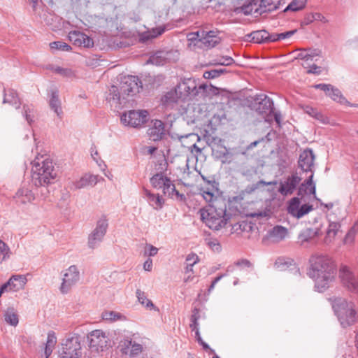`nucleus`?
Wrapping results in <instances>:
<instances>
[{"instance_id": "7", "label": "nucleus", "mask_w": 358, "mask_h": 358, "mask_svg": "<svg viewBox=\"0 0 358 358\" xmlns=\"http://www.w3.org/2000/svg\"><path fill=\"white\" fill-rule=\"evenodd\" d=\"M62 353L59 358H80L81 346L78 337L66 338L62 343Z\"/></svg>"}, {"instance_id": "22", "label": "nucleus", "mask_w": 358, "mask_h": 358, "mask_svg": "<svg viewBox=\"0 0 358 358\" xmlns=\"http://www.w3.org/2000/svg\"><path fill=\"white\" fill-rule=\"evenodd\" d=\"M200 194L203 199L210 203L212 207L213 205H216L217 207L220 204V201L217 200V196L215 194L214 187L212 185L211 187H201L200 189Z\"/></svg>"}, {"instance_id": "31", "label": "nucleus", "mask_w": 358, "mask_h": 358, "mask_svg": "<svg viewBox=\"0 0 358 358\" xmlns=\"http://www.w3.org/2000/svg\"><path fill=\"white\" fill-rule=\"evenodd\" d=\"M287 235V230L282 226H276L270 232V237L273 241L279 242Z\"/></svg>"}, {"instance_id": "43", "label": "nucleus", "mask_w": 358, "mask_h": 358, "mask_svg": "<svg viewBox=\"0 0 358 358\" xmlns=\"http://www.w3.org/2000/svg\"><path fill=\"white\" fill-rule=\"evenodd\" d=\"M51 69L55 73L59 74L64 77L70 78L74 76V73L71 69L56 66L52 67Z\"/></svg>"}, {"instance_id": "20", "label": "nucleus", "mask_w": 358, "mask_h": 358, "mask_svg": "<svg viewBox=\"0 0 358 358\" xmlns=\"http://www.w3.org/2000/svg\"><path fill=\"white\" fill-rule=\"evenodd\" d=\"M322 231L320 229H310L308 228L302 231L298 237L299 242L301 245L305 243L311 242L315 238L322 235Z\"/></svg>"}, {"instance_id": "55", "label": "nucleus", "mask_w": 358, "mask_h": 358, "mask_svg": "<svg viewBox=\"0 0 358 358\" xmlns=\"http://www.w3.org/2000/svg\"><path fill=\"white\" fill-rule=\"evenodd\" d=\"M236 154L233 153L227 149H225V151L222 153V157L224 158V160L222 161L223 163H227L231 164L236 159Z\"/></svg>"}, {"instance_id": "33", "label": "nucleus", "mask_w": 358, "mask_h": 358, "mask_svg": "<svg viewBox=\"0 0 358 358\" xmlns=\"http://www.w3.org/2000/svg\"><path fill=\"white\" fill-rule=\"evenodd\" d=\"M178 99H181V97L177 90V87H176L174 90L168 92L165 95H164L162 98V101L165 106H169L177 102Z\"/></svg>"}, {"instance_id": "21", "label": "nucleus", "mask_w": 358, "mask_h": 358, "mask_svg": "<svg viewBox=\"0 0 358 358\" xmlns=\"http://www.w3.org/2000/svg\"><path fill=\"white\" fill-rule=\"evenodd\" d=\"M15 198L17 202L26 204L34 201L35 195L28 187H23L16 192Z\"/></svg>"}, {"instance_id": "19", "label": "nucleus", "mask_w": 358, "mask_h": 358, "mask_svg": "<svg viewBox=\"0 0 358 358\" xmlns=\"http://www.w3.org/2000/svg\"><path fill=\"white\" fill-rule=\"evenodd\" d=\"M313 173H312L308 178L301 184L298 190V195L303 197L304 195H313L315 198V185L313 182Z\"/></svg>"}, {"instance_id": "48", "label": "nucleus", "mask_w": 358, "mask_h": 358, "mask_svg": "<svg viewBox=\"0 0 358 358\" xmlns=\"http://www.w3.org/2000/svg\"><path fill=\"white\" fill-rule=\"evenodd\" d=\"M206 244L213 251L220 252L221 245L217 238H208L205 239Z\"/></svg>"}, {"instance_id": "6", "label": "nucleus", "mask_w": 358, "mask_h": 358, "mask_svg": "<svg viewBox=\"0 0 358 358\" xmlns=\"http://www.w3.org/2000/svg\"><path fill=\"white\" fill-rule=\"evenodd\" d=\"M176 87L182 99H185L188 96L204 97L207 95L208 89L212 90L213 94H217L218 91V88L213 86L209 87L206 84H201L198 87L195 80L192 79L182 80L177 85Z\"/></svg>"}, {"instance_id": "63", "label": "nucleus", "mask_w": 358, "mask_h": 358, "mask_svg": "<svg viewBox=\"0 0 358 358\" xmlns=\"http://www.w3.org/2000/svg\"><path fill=\"white\" fill-rule=\"evenodd\" d=\"M306 64L308 66H309V69L307 70V73H313V74H315V75H319L321 73V68L320 66H318L316 64H312V65H309V64L306 63Z\"/></svg>"}, {"instance_id": "46", "label": "nucleus", "mask_w": 358, "mask_h": 358, "mask_svg": "<svg viewBox=\"0 0 358 358\" xmlns=\"http://www.w3.org/2000/svg\"><path fill=\"white\" fill-rule=\"evenodd\" d=\"M200 317L199 315V309L197 308H194L192 310V315L191 316V324H189L190 328L192 331L198 329L199 323L198 320Z\"/></svg>"}, {"instance_id": "64", "label": "nucleus", "mask_w": 358, "mask_h": 358, "mask_svg": "<svg viewBox=\"0 0 358 358\" xmlns=\"http://www.w3.org/2000/svg\"><path fill=\"white\" fill-rule=\"evenodd\" d=\"M297 58L300 59H303V60H305L306 62H308L310 61V59H311V55H309V52H308V50H304L301 51L298 54Z\"/></svg>"}, {"instance_id": "27", "label": "nucleus", "mask_w": 358, "mask_h": 358, "mask_svg": "<svg viewBox=\"0 0 358 358\" xmlns=\"http://www.w3.org/2000/svg\"><path fill=\"white\" fill-rule=\"evenodd\" d=\"M145 194L148 199L150 204L156 210H159L163 207L164 200L159 194H152L149 190L144 189Z\"/></svg>"}, {"instance_id": "35", "label": "nucleus", "mask_w": 358, "mask_h": 358, "mask_svg": "<svg viewBox=\"0 0 358 358\" xmlns=\"http://www.w3.org/2000/svg\"><path fill=\"white\" fill-rule=\"evenodd\" d=\"M277 184V181H270L266 182L264 180H259L257 183L248 185L245 189L243 191V193L250 194L255 192L257 189H259L262 185H275Z\"/></svg>"}, {"instance_id": "49", "label": "nucleus", "mask_w": 358, "mask_h": 358, "mask_svg": "<svg viewBox=\"0 0 358 358\" xmlns=\"http://www.w3.org/2000/svg\"><path fill=\"white\" fill-rule=\"evenodd\" d=\"M313 208L312 205L303 204L300 206L299 209L297 210V213L295 215V217L299 219L313 210Z\"/></svg>"}, {"instance_id": "59", "label": "nucleus", "mask_w": 358, "mask_h": 358, "mask_svg": "<svg viewBox=\"0 0 358 358\" xmlns=\"http://www.w3.org/2000/svg\"><path fill=\"white\" fill-rule=\"evenodd\" d=\"M313 87L322 90L326 93V95H327V93L330 92L332 85L330 84L320 83L313 85Z\"/></svg>"}, {"instance_id": "60", "label": "nucleus", "mask_w": 358, "mask_h": 358, "mask_svg": "<svg viewBox=\"0 0 358 358\" xmlns=\"http://www.w3.org/2000/svg\"><path fill=\"white\" fill-rule=\"evenodd\" d=\"M57 343V338L53 331H50L48 334L46 345L48 346L55 347Z\"/></svg>"}, {"instance_id": "17", "label": "nucleus", "mask_w": 358, "mask_h": 358, "mask_svg": "<svg viewBox=\"0 0 358 358\" xmlns=\"http://www.w3.org/2000/svg\"><path fill=\"white\" fill-rule=\"evenodd\" d=\"M217 31H201V38L198 40V43H201L202 47L201 48H214L220 41V38L217 35Z\"/></svg>"}, {"instance_id": "29", "label": "nucleus", "mask_w": 358, "mask_h": 358, "mask_svg": "<svg viewBox=\"0 0 358 358\" xmlns=\"http://www.w3.org/2000/svg\"><path fill=\"white\" fill-rule=\"evenodd\" d=\"M169 179L163 173H157L150 178V183L154 188L163 189Z\"/></svg>"}, {"instance_id": "40", "label": "nucleus", "mask_w": 358, "mask_h": 358, "mask_svg": "<svg viewBox=\"0 0 358 358\" xmlns=\"http://www.w3.org/2000/svg\"><path fill=\"white\" fill-rule=\"evenodd\" d=\"M300 207V199L298 197H294L292 198L289 203L287 208L288 213L292 215L293 217H295L297 210L299 209Z\"/></svg>"}, {"instance_id": "58", "label": "nucleus", "mask_w": 358, "mask_h": 358, "mask_svg": "<svg viewBox=\"0 0 358 358\" xmlns=\"http://www.w3.org/2000/svg\"><path fill=\"white\" fill-rule=\"evenodd\" d=\"M164 59L162 58L159 53H157L150 57L149 62L155 65H163Z\"/></svg>"}, {"instance_id": "8", "label": "nucleus", "mask_w": 358, "mask_h": 358, "mask_svg": "<svg viewBox=\"0 0 358 358\" xmlns=\"http://www.w3.org/2000/svg\"><path fill=\"white\" fill-rule=\"evenodd\" d=\"M148 113L147 110H129L121 115L122 124L131 127H139L147 122Z\"/></svg>"}, {"instance_id": "16", "label": "nucleus", "mask_w": 358, "mask_h": 358, "mask_svg": "<svg viewBox=\"0 0 358 358\" xmlns=\"http://www.w3.org/2000/svg\"><path fill=\"white\" fill-rule=\"evenodd\" d=\"M315 155L310 149L305 150L299 155V166L305 172L313 173Z\"/></svg>"}, {"instance_id": "15", "label": "nucleus", "mask_w": 358, "mask_h": 358, "mask_svg": "<svg viewBox=\"0 0 358 358\" xmlns=\"http://www.w3.org/2000/svg\"><path fill=\"white\" fill-rule=\"evenodd\" d=\"M69 38L75 45L90 48L94 45L92 38L79 31H70Z\"/></svg>"}, {"instance_id": "10", "label": "nucleus", "mask_w": 358, "mask_h": 358, "mask_svg": "<svg viewBox=\"0 0 358 358\" xmlns=\"http://www.w3.org/2000/svg\"><path fill=\"white\" fill-rule=\"evenodd\" d=\"M108 227V220L101 218L97 221L95 229L88 237V246L92 249L97 248L102 242Z\"/></svg>"}, {"instance_id": "61", "label": "nucleus", "mask_w": 358, "mask_h": 358, "mask_svg": "<svg viewBox=\"0 0 358 358\" xmlns=\"http://www.w3.org/2000/svg\"><path fill=\"white\" fill-rule=\"evenodd\" d=\"M203 77L206 79H213L219 77V71L217 69H211L210 71H205Z\"/></svg>"}, {"instance_id": "12", "label": "nucleus", "mask_w": 358, "mask_h": 358, "mask_svg": "<svg viewBox=\"0 0 358 358\" xmlns=\"http://www.w3.org/2000/svg\"><path fill=\"white\" fill-rule=\"evenodd\" d=\"M87 338L90 341V347L93 350L103 351L107 346L108 339L101 330L92 331Z\"/></svg>"}, {"instance_id": "4", "label": "nucleus", "mask_w": 358, "mask_h": 358, "mask_svg": "<svg viewBox=\"0 0 358 358\" xmlns=\"http://www.w3.org/2000/svg\"><path fill=\"white\" fill-rule=\"evenodd\" d=\"M332 307L343 327L345 328L355 323L357 316L353 302L343 298H335L332 301Z\"/></svg>"}, {"instance_id": "11", "label": "nucleus", "mask_w": 358, "mask_h": 358, "mask_svg": "<svg viewBox=\"0 0 358 358\" xmlns=\"http://www.w3.org/2000/svg\"><path fill=\"white\" fill-rule=\"evenodd\" d=\"M80 280V272L76 266H70L64 271L62 282L60 286V291L66 294Z\"/></svg>"}, {"instance_id": "54", "label": "nucleus", "mask_w": 358, "mask_h": 358, "mask_svg": "<svg viewBox=\"0 0 358 358\" xmlns=\"http://www.w3.org/2000/svg\"><path fill=\"white\" fill-rule=\"evenodd\" d=\"M73 185L74 188L76 189L90 186L88 181L85 177V175H84L83 177H81L79 180L74 182L73 183Z\"/></svg>"}, {"instance_id": "28", "label": "nucleus", "mask_w": 358, "mask_h": 358, "mask_svg": "<svg viewBox=\"0 0 358 358\" xmlns=\"http://www.w3.org/2000/svg\"><path fill=\"white\" fill-rule=\"evenodd\" d=\"M267 37H268V32L265 30L252 31L250 34L246 35L248 41L257 43H266Z\"/></svg>"}, {"instance_id": "18", "label": "nucleus", "mask_w": 358, "mask_h": 358, "mask_svg": "<svg viewBox=\"0 0 358 358\" xmlns=\"http://www.w3.org/2000/svg\"><path fill=\"white\" fill-rule=\"evenodd\" d=\"M152 123V126L148 130V134L154 141L161 140L165 135L164 124L159 120H155Z\"/></svg>"}, {"instance_id": "53", "label": "nucleus", "mask_w": 358, "mask_h": 358, "mask_svg": "<svg viewBox=\"0 0 358 358\" xmlns=\"http://www.w3.org/2000/svg\"><path fill=\"white\" fill-rule=\"evenodd\" d=\"M201 38V31L192 32L187 35L188 41L191 42H196L194 43L195 45L202 47L201 43H198V40Z\"/></svg>"}, {"instance_id": "56", "label": "nucleus", "mask_w": 358, "mask_h": 358, "mask_svg": "<svg viewBox=\"0 0 358 358\" xmlns=\"http://www.w3.org/2000/svg\"><path fill=\"white\" fill-rule=\"evenodd\" d=\"M157 252L158 248L150 244H146L144 252L145 256L153 257L157 254Z\"/></svg>"}, {"instance_id": "51", "label": "nucleus", "mask_w": 358, "mask_h": 358, "mask_svg": "<svg viewBox=\"0 0 358 358\" xmlns=\"http://www.w3.org/2000/svg\"><path fill=\"white\" fill-rule=\"evenodd\" d=\"M214 61L215 64L222 66H230L234 63V59L229 56L217 58Z\"/></svg>"}, {"instance_id": "25", "label": "nucleus", "mask_w": 358, "mask_h": 358, "mask_svg": "<svg viewBox=\"0 0 358 358\" xmlns=\"http://www.w3.org/2000/svg\"><path fill=\"white\" fill-rule=\"evenodd\" d=\"M162 190L164 195L171 198H173L175 196L180 201H184L185 199V195L183 194H180L178 190H176L175 185L171 179L169 180V182H166Z\"/></svg>"}, {"instance_id": "1", "label": "nucleus", "mask_w": 358, "mask_h": 358, "mask_svg": "<svg viewBox=\"0 0 358 358\" xmlns=\"http://www.w3.org/2000/svg\"><path fill=\"white\" fill-rule=\"evenodd\" d=\"M310 262L311 268L308 274L314 280L317 290L322 292L334 279L336 273L333 262L327 256L315 255Z\"/></svg>"}, {"instance_id": "47", "label": "nucleus", "mask_w": 358, "mask_h": 358, "mask_svg": "<svg viewBox=\"0 0 358 358\" xmlns=\"http://www.w3.org/2000/svg\"><path fill=\"white\" fill-rule=\"evenodd\" d=\"M51 49L59 50L69 52L71 50V47L67 43L62 41H54L50 43Z\"/></svg>"}, {"instance_id": "38", "label": "nucleus", "mask_w": 358, "mask_h": 358, "mask_svg": "<svg viewBox=\"0 0 358 358\" xmlns=\"http://www.w3.org/2000/svg\"><path fill=\"white\" fill-rule=\"evenodd\" d=\"M280 0H261L260 7L264 8V11H272L278 8Z\"/></svg>"}, {"instance_id": "3", "label": "nucleus", "mask_w": 358, "mask_h": 358, "mask_svg": "<svg viewBox=\"0 0 358 358\" xmlns=\"http://www.w3.org/2000/svg\"><path fill=\"white\" fill-rule=\"evenodd\" d=\"M57 177L52 162L49 159L36 158L32 162L31 182L36 187H43L54 183Z\"/></svg>"}, {"instance_id": "62", "label": "nucleus", "mask_w": 358, "mask_h": 358, "mask_svg": "<svg viewBox=\"0 0 358 358\" xmlns=\"http://www.w3.org/2000/svg\"><path fill=\"white\" fill-rule=\"evenodd\" d=\"M235 11L236 13H243L245 15H249L252 13V8L251 5H244L236 8Z\"/></svg>"}, {"instance_id": "13", "label": "nucleus", "mask_w": 358, "mask_h": 358, "mask_svg": "<svg viewBox=\"0 0 358 358\" xmlns=\"http://www.w3.org/2000/svg\"><path fill=\"white\" fill-rule=\"evenodd\" d=\"M257 105L256 110L262 115L271 114L273 112V102L266 94H258L255 98Z\"/></svg>"}, {"instance_id": "41", "label": "nucleus", "mask_w": 358, "mask_h": 358, "mask_svg": "<svg viewBox=\"0 0 358 358\" xmlns=\"http://www.w3.org/2000/svg\"><path fill=\"white\" fill-rule=\"evenodd\" d=\"M165 31V28L164 27H158L155 29H152L151 31L148 33L144 34L143 36V40H149L153 38H156L158 36L162 34Z\"/></svg>"}, {"instance_id": "14", "label": "nucleus", "mask_w": 358, "mask_h": 358, "mask_svg": "<svg viewBox=\"0 0 358 358\" xmlns=\"http://www.w3.org/2000/svg\"><path fill=\"white\" fill-rule=\"evenodd\" d=\"M301 180L297 174H292L285 181L280 182L278 192L283 196L292 194Z\"/></svg>"}, {"instance_id": "36", "label": "nucleus", "mask_w": 358, "mask_h": 358, "mask_svg": "<svg viewBox=\"0 0 358 358\" xmlns=\"http://www.w3.org/2000/svg\"><path fill=\"white\" fill-rule=\"evenodd\" d=\"M5 321L12 325L16 326L18 324V316L13 308H9L4 314Z\"/></svg>"}, {"instance_id": "26", "label": "nucleus", "mask_w": 358, "mask_h": 358, "mask_svg": "<svg viewBox=\"0 0 358 358\" xmlns=\"http://www.w3.org/2000/svg\"><path fill=\"white\" fill-rule=\"evenodd\" d=\"M49 106L50 108L54 110L57 115L62 118L63 111L61 106V101L59 99V94L57 91H52L51 97L49 101Z\"/></svg>"}, {"instance_id": "39", "label": "nucleus", "mask_w": 358, "mask_h": 358, "mask_svg": "<svg viewBox=\"0 0 358 358\" xmlns=\"http://www.w3.org/2000/svg\"><path fill=\"white\" fill-rule=\"evenodd\" d=\"M306 6V1L303 0H292L291 3L285 8L284 12L288 10L298 11L303 9Z\"/></svg>"}, {"instance_id": "30", "label": "nucleus", "mask_w": 358, "mask_h": 358, "mask_svg": "<svg viewBox=\"0 0 358 358\" xmlns=\"http://www.w3.org/2000/svg\"><path fill=\"white\" fill-rule=\"evenodd\" d=\"M341 228V224L337 222H330L327 229L326 236L324 238V241L326 243H331L332 240L334 238L338 231Z\"/></svg>"}, {"instance_id": "24", "label": "nucleus", "mask_w": 358, "mask_h": 358, "mask_svg": "<svg viewBox=\"0 0 358 358\" xmlns=\"http://www.w3.org/2000/svg\"><path fill=\"white\" fill-rule=\"evenodd\" d=\"M27 278L23 275H13L8 280V285H10V291L17 292L22 289L27 283Z\"/></svg>"}, {"instance_id": "23", "label": "nucleus", "mask_w": 358, "mask_h": 358, "mask_svg": "<svg viewBox=\"0 0 358 358\" xmlns=\"http://www.w3.org/2000/svg\"><path fill=\"white\" fill-rule=\"evenodd\" d=\"M3 103H9L15 107L16 109L20 108L21 105L20 99L16 91L12 89L4 90Z\"/></svg>"}, {"instance_id": "42", "label": "nucleus", "mask_w": 358, "mask_h": 358, "mask_svg": "<svg viewBox=\"0 0 358 358\" xmlns=\"http://www.w3.org/2000/svg\"><path fill=\"white\" fill-rule=\"evenodd\" d=\"M10 257V248L3 241L0 240V263Z\"/></svg>"}, {"instance_id": "2", "label": "nucleus", "mask_w": 358, "mask_h": 358, "mask_svg": "<svg viewBox=\"0 0 358 358\" xmlns=\"http://www.w3.org/2000/svg\"><path fill=\"white\" fill-rule=\"evenodd\" d=\"M142 88V83L137 76H126L121 79L120 87L113 85L109 90L107 99L115 106H123L127 102V96H134Z\"/></svg>"}, {"instance_id": "45", "label": "nucleus", "mask_w": 358, "mask_h": 358, "mask_svg": "<svg viewBox=\"0 0 358 358\" xmlns=\"http://www.w3.org/2000/svg\"><path fill=\"white\" fill-rule=\"evenodd\" d=\"M306 113L315 119L320 120L321 122H325L327 117H324L321 113L318 112L315 108L310 106H306Z\"/></svg>"}, {"instance_id": "5", "label": "nucleus", "mask_w": 358, "mask_h": 358, "mask_svg": "<svg viewBox=\"0 0 358 358\" xmlns=\"http://www.w3.org/2000/svg\"><path fill=\"white\" fill-rule=\"evenodd\" d=\"M221 203L222 205H220V207L218 208L216 205L212 206L214 212H202L201 215L202 220L210 229L213 230H219L224 227L231 218V215L227 213L225 203L223 201Z\"/></svg>"}, {"instance_id": "44", "label": "nucleus", "mask_w": 358, "mask_h": 358, "mask_svg": "<svg viewBox=\"0 0 358 358\" xmlns=\"http://www.w3.org/2000/svg\"><path fill=\"white\" fill-rule=\"evenodd\" d=\"M205 146L198 145L196 143H194L192 145L188 147V150L190 152L192 157L195 158L197 161L198 157L202 153Z\"/></svg>"}, {"instance_id": "37", "label": "nucleus", "mask_w": 358, "mask_h": 358, "mask_svg": "<svg viewBox=\"0 0 358 358\" xmlns=\"http://www.w3.org/2000/svg\"><path fill=\"white\" fill-rule=\"evenodd\" d=\"M22 113L27 122L31 124L34 121L35 113L34 106L32 105L24 104Z\"/></svg>"}, {"instance_id": "57", "label": "nucleus", "mask_w": 358, "mask_h": 358, "mask_svg": "<svg viewBox=\"0 0 358 358\" xmlns=\"http://www.w3.org/2000/svg\"><path fill=\"white\" fill-rule=\"evenodd\" d=\"M85 177L88 181V183L91 186L95 185L101 177H99L98 175H92V174H85Z\"/></svg>"}, {"instance_id": "52", "label": "nucleus", "mask_w": 358, "mask_h": 358, "mask_svg": "<svg viewBox=\"0 0 358 358\" xmlns=\"http://www.w3.org/2000/svg\"><path fill=\"white\" fill-rule=\"evenodd\" d=\"M128 347L131 348L130 350V355L131 356H136L138 354H140L142 352L143 347L141 345L138 343H132L131 341L129 342Z\"/></svg>"}, {"instance_id": "32", "label": "nucleus", "mask_w": 358, "mask_h": 358, "mask_svg": "<svg viewBox=\"0 0 358 358\" xmlns=\"http://www.w3.org/2000/svg\"><path fill=\"white\" fill-rule=\"evenodd\" d=\"M327 96L341 104L351 106L350 103L343 96L341 92L334 86H332L330 92L327 93Z\"/></svg>"}, {"instance_id": "50", "label": "nucleus", "mask_w": 358, "mask_h": 358, "mask_svg": "<svg viewBox=\"0 0 358 358\" xmlns=\"http://www.w3.org/2000/svg\"><path fill=\"white\" fill-rule=\"evenodd\" d=\"M120 314L114 311H105L102 313V318L104 320L115 321L120 319Z\"/></svg>"}, {"instance_id": "9", "label": "nucleus", "mask_w": 358, "mask_h": 358, "mask_svg": "<svg viewBox=\"0 0 358 358\" xmlns=\"http://www.w3.org/2000/svg\"><path fill=\"white\" fill-rule=\"evenodd\" d=\"M339 278L342 285L350 292L358 294V275L347 266H341Z\"/></svg>"}, {"instance_id": "34", "label": "nucleus", "mask_w": 358, "mask_h": 358, "mask_svg": "<svg viewBox=\"0 0 358 358\" xmlns=\"http://www.w3.org/2000/svg\"><path fill=\"white\" fill-rule=\"evenodd\" d=\"M136 297L138 298V302L144 306L145 308L152 310H157L155 306L154 303L150 299H147L145 293L141 289H137L136 292Z\"/></svg>"}]
</instances>
